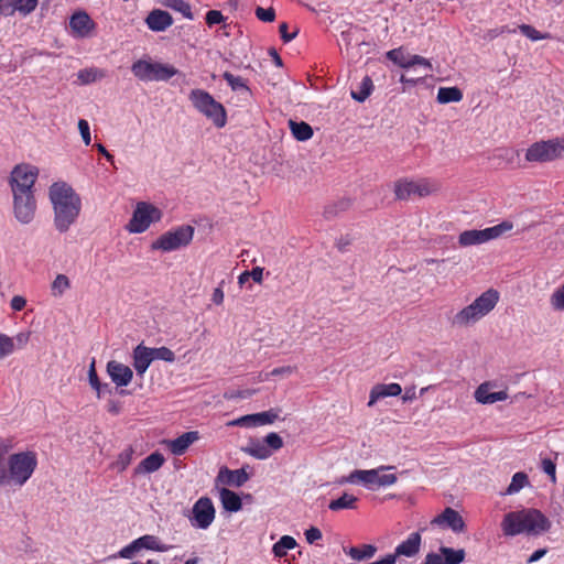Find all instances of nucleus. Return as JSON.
Instances as JSON below:
<instances>
[{"mask_svg": "<svg viewBox=\"0 0 564 564\" xmlns=\"http://www.w3.org/2000/svg\"><path fill=\"white\" fill-rule=\"evenodd\" d=\"M256 15L259 20H261L263 22H272L275 18V12L272 8L264 9V8L258 7L256 9Z\"/></svg>", "mask_w": 564, "mask_h": 564, "instance_id": "4d7b16f0", "label": "nucleus"}, {"mask_svg": "<svg viewBox=\"0 0 564 564\" xmlns=\"http://www.w3.org/2000/svg\"><path fill=\"white\" fill-rule=\"evenodd\" d=\"M436 99L440 104L458 102L463 99V93L457 87H441Z\"/></svg>", "mask_w": 564, "mask_h": 564, "instance_id": "e433bc0d", "label": "nucleus"}, {"mask_svg": "<svg viewBox=\"0 0 564 564\" xmlns=\"http://www.w3.org/2000/svg\"><path fill=\"white\" fill-rule=\"evenodd\" d=\"M28 301L22 295H14L10 301V308L12 312L18 313L25 308Z\"/></svg>", "mask_w": 564, "mask_h": 564, "instance_id": "bf43d9fd", "label": "nucleus"}, {"mask_svg": "<svg viewBox=\"0 0 564 564\" xmlns=\"http://www.w3.org/2000/svg\"><path fill=\"white\" fill-rule=\"evenodd\" d=\"M106 371L111 381L117 387H127L131 383L133 379L132 369L117 360H110L107 362Z\"/></svg>", "mask_w": 564, "mask_h": 564, "instance_id": "aec40b11", "label": "nucleus"}, {"mask_svg": "<svg viewBox=\"0 0 564 564\" xmlns=\"http://www.w3.org/2000/svg\"><path fill=\"white\" fill-rule=\"evenodd\" d=\"M424 564H445L442 554L429 553Z\"/></svg>", "mask_w": 564, "mask_h": 564, "instance_id": "338daca9", "label": "nucleus"}, {"mask_svg": "<svg viewBox=\"0 0 564 564\" xmlns=\"http://www.w3.org/2000/svg\"><path fill=\"white\" fill-rule=\"evenodd\" d=\"M387 57L400 67L411 70L414 67H420L427 72L432 70L431 62L420 55L410 54L402 48H394L387 53Z\"/></svg>", "mask_w": 564, "mask_h": 564, "instance_id": "dca6fc26", "label": "nucleus"}, {"mask_svg": "<svg viewBox=\"0 0 564 564\" xmlns=\"http://www.w3.org/2000/svg\"><path fill=\"white\" fill-rule=\"evenodd\" d=\"M263 442L268 446V448L271 449V452L279 451L283 446L282 437L278 433H274V432L269 433L264 437Z\"/></svg>", "mask_w": 564, "mask_h": 564, "instance_id": "603ef678", "label": "nucleus"}, {"mask_svg": "<svg viewBox=\"0 0 564 564\" xmlns=\"http://www.w3.org/2000/svg\"><path fill=\"white\" fill-rule=\"evenodd\" d=\"M529 485V478L525 473L518 471L512 476L511 482L506 489V495L518 494L521 489Z\"/></svg>", "mask_w": 564, "mask_h": 564, "instance_id": "37998d69", "label": "nucleus"}, {"mask_svg": "<svg viewBox=\"0 0 564 564\" xmlns=\"http://www.w3.org/2000/svg\"><path fill=\"white\" fill-rule=\"evenodd\" d=\"M513 229L511 221L505 220L496 226L485 229L465 230L458 236V243L460 247H471L486 243L490 240L498 239L503 234Z\"/></svg>", "mask_w": 564, "mask_h": 564, "instance_id": "1a4fd4ad", "label": "nucleus"}, {"mask_svg": "<svg viewBox=\"0 0 564 564\" xmlns=\"http://www.w3.org/2000/svg\"><path fill=\"white\" fill-rule=\"evenodd\" d=\"M172 549V545L164 544L161 540L151 534L142 535L133 540L130 544L120 550L119 556L123 558H132L141 550H150L155 552H167Z\"/></svg>", "mask_w": 564, "mask_h": 564, "instance_id": "4468645a", "label": "nucleus"}, {"mask_svg": "<svg viewBox=\"0 0 564 564\" xmlns=\"http://www.w3.org/2000/svg\"><path fill=\"white\" fill-rule=\"evenodd\" d=\"M395 562H397L395 555H392V553H390V554H387L386 556H383L382 558L375 561L372 563L373 564H395Z\"/></svg>", "mask_w": 564, "mask_h": 564, "instance_id": "774afa93", "label": "nucleus"}, {"mask_svg": "<svg viewBox=\"0 0 564 564\" xmlns=\"http://www.w3.org/2000/svg\"><path fill=\"white\" fill-rule=\"evenodd\" d=\"M150 354L154 360H163L166 362L175 361V354L167 347H150Z\"/></svg>", "mask_w": 564, "mask_h": 564, "instance_id": "de8ad7c7", "label": "nucleus"}, {"mask_svg": "<svg viewBox=\"0 0 564 564\" xmlns=\"http://www.w3.org/2000/svg\"><path fill=\"white\" fill-rule=\"evenodd\" d=\"M13 215L17 221L28 225L33 221L36 213V199L34 194H12Z\"/></svg>", "mask_w": 564, "mask_h": 564, "instance_id": "2eb2a0df", "label": "nucleus"}, {"mask_svg": "<svg viewBox=\"0 0 564 564\" xmlns=\"http://www.w3.org/2000/svg\"><path fill=\"white\" fill-rule=\"evenodd\" d=\"M162 215V210L154 205L140 202L133 210L127 229L131 234L144 232L152 224L160 221Z\"/></svg>", "mask_w": 564, "mask_h": 564, "instance_id": "9b49d317", "label": "nucleus"}, {"mask_svg": "<svg viewBox=\"0 0 564 564\" xmlns=\"http://www.w3.org/2000/svg\"><path fill=\"white\" fill-rule=\"evenodd\" d=\"M36 6L37 0H17L15 11H19L22 14H29L36 8Z\"/></svg>", "mask_w": 564, "mask_h": 564, "instance_id": "864d4df0", "label": "nucleus"}, {"mask_svg": "<svg viewBox=\"0 0 564 564\" xmlns=\"http://www.w3.org/2000/svg\"><path fill=\"white\" fill-rule=\"evenodd\" d=\"M410 72L419 73V74H421V76L417 78H414V77H408L406 75H402L400 78L401 83L409 84V85H415L419 80L425 78L430 73V72H427L425 75V70L417 66L412 68Z\"/></svg>", "mask_w": 564, "mask_h": 564, "instance_id": "13d9d810", "label": "nucleus"}, {"mask_svg": "<svg viewBox=\"0 0 564 564\" xmlns=\"http://www.w3.org/2000/svg\"><path fill=\"white\" fill-rule=\"evenodd\" d=\"M220 501L225 510L230 512H237L242 508L241 499L240 497L226 488H223L219 491Z\"/></svg>", "mask_w": 564, "mask_h": 564, "instance_id": "2f4dec72", "label": "nucleus"}, {"mask_svg": "<svg viewBox=\"0 0 564 564\" xmlns=\"http://www.w3.org/2000/svg\"><path fill=\"white\" fill-rule=\"evenodd\" d=\"M289 127H290V130L292 132V135L297 140V141H307L310 140L312 137H313V129L312 127L304 122V121H295V120H290L289 121Z\"/></svg>", "mask_w": 564, "mask_h": 564, "instance_id": "72a5a7b5", "label": "nucleus"}, {"mask_svg": "<svg viewBox=\"0 0 564 564\" xmlns=\"http://www.w3.org/2000/svg\"><path fill=\"white\" fill-rule=\"evenodd\" d=\"M550 528L551 521L540 510L533 508L510 511L501 521V530L506 536L541 535Z\"/></svg>", "mask_w": 564, "mask_h": 564, "instance_id": "f03ea898", "label": "nucleus"}, {"mask_svg": "<svg viewBox=\"0 0 564 564\" xmlns=\"http://www.w3.org/2000/svg\"><path fill=\"white\" fill-rule=\"evenodd\" d=\"M542 469L547 476H550L552 482L556 481V466L551 458L542 459Z\"/></svg>", "mask_w": 564, "mask_h": 564, "instance_id": "5fc2aeb1", "label": "nucleus"}, {"mask_svg": "<svg viewBox=\"0 0 564 564\" xmlns=\"http://www.w3.org/2000/svg\"><path fill=\"white\" fill-rule=\"evenodd\" d=\"M393 469V466H380L373 469H356L349 475L341 477L338 480V484H361L369 490H376L381 487H390L398 480L395 474L388 473L389 470Z\"/></svg>", "mask_w": 564, "mask_h": 564, "instance_id": "39448f33", "label": "nucleus"}, {"mask_svg": "<svg viewBox=\"0 0 564 564\" xmlns=\"http://www.w3.org/2000/svg\"><path fill=\"white\" fill-rule=\"evenodd\" d=\"M549 304L553 312H564V281L552 291Z\"/></svg>", "mask_w": 564, "mask_h": 564, "instance_id": "ea45409f", "label": "nucleus"}, {"mask_svg": "<svg viewBox=\"0 0 564 564\" xmlns=\"http://www.w3.org/2000/svg\"><path fill=\"white\" fill-rule=\"evenodd\" d=\"M53 212V226L58 234H66L75 226L83 212V198L67 182L57 181L47 191Z\"/></svg>", "mask_w": 564, "mask_h": 564, "instance_id": "f257e3e1", "label": "nucleus"}, {"mask_svg": "<svg viewBox=\"0 0 564 564\" xmlns=\"http://www.w3.org/2000/svg\"><path fill=\"white\" fill-rule=\"evenodd\" d=\"M15 2L17 0H0L2 14L10 15L15 12Z\"/></svg>", "mask_w": 564, "mask_h": 564, "instance_id": "e2e57ef3", "label": "nucleus"}, {"mask_svg": "<svg viewBox=\"0 0 564 564\" xmlns=\"http://www.w3.org/2000/svg\"><path fill=\"white\" fill-rule=\"evenodd\" d=\"M107 76L105 69L98 67L83 68L77 73V80L80 85H89L104 79Z\"/></svg>", "mask_w": 564, "mask_h": 564, "instance_id": "c756f323", "label": "nucleus"}, {"mask_svg": "<svg viewBox=\"0 0 564 564\" xmlns=\"http://www.w3.org/2000/svg\"><path fill=\"white\" fill-rule=\"evenodd\" d=\"M421 544V532H412L411 534H409L406 540L402 541L400 544L397 545L392 555H395V560L400 556L413 557L420 552Z\"/></svg>", "mask_w": 564, "mask_h": 564, "instance_id": "4be33fe9", "label": "nucleus"}, {"mask_svg": "<svg viewBox=\"0 0 564 564\" xmlns=\"http://www.w3.org/2000/svg\"><path fill=\"white\" fill-rule=\"evenodd\" d=\"M78 130L80 132L82 139L86 145H89L91 142L90 138V129L89 124L85 119H80L78 121Z\"/></svg>", "mask_w": 564, "mask_h": 564, "instance_id": "052dcab7", "label": "nucleus"}, {"mask_svg": "<svg viewBox=\"0 0 564 564\" xmlns=\"http://www.w3.org/2000/svg\"><path fill=\"white\" fill-rule=\"evenodd\" d=\"M492 383H481L474 393L475 400L480 404H494L508 399L506 391L491 392Z\"/></svg>", "mask_w": 564, "mask_h": 564, "instance_id": "b1692460", "label": "nucleus"}, {"mask_svg": "<svg viewBox=\"0 0 564 564\" xmlns=\"http://www.w3.org/2000/svg\"><path fill=\"white\" fill-rule=\"evenodd\" d=\"M162 4L182 13L188 20L194 19L189 3L184 0H163Z\"/></svg>", "mask_w": 564, "mask_h": 564, "instance_id": "c03bdc74", "label": "nucleus"}, {"mask_svg": "<svg viewBox=\"0 0 564 564\" xmlns=\"http://www.w3.org/2000/svg\"><path fill=\"white\" fill-rule=\"evenodd\" d=\"M346 553L355 561H366L375 556L377 547L372 544H364L360 547L352 546Z\"/></svg>", "mask_w": 564, "mask_h": 564, "instance_id": "4c0bfd02", "label": "nucleus"}, {"mask_svg": "<svg viewBox=\"0 0 564 564\" xmlns=\"http://www.w3.org/2000/svg\"><path fill=\"white\" fill-rule=\"evenodd\" d=\"M293 370H294V368H292L290 366L274 368L270 373H268L267 377H269V376H289L293 372Z\"/></svg>", "mask_w": 564, "mask_h": 564, "instance_id": "69168bd1", "label": "nucleus"}, {"mask_svg": "<svg viewBox=\"0 0 564 564\" xmlns=\"http://www.w3.org/2000/svg\"><path fill=\"white\" fill-rule=\"evenodd\" d=\"M280 416V411L276 409H270L264 412L247 414L229 421L228 426H243V427H256L273 424Z\"/></svg>", "mask_w": 564, "mask_h": 564, "instance_id": "f3484780", "label": "nucleus"}, {"mask_svg": "<svg viewBox=\"0 0 564 564\" xmlns=\"http://www.w3.org/2000/svg\"><path fill=\"white\" fill-rule=\"evenodd\" d=\"M242 451L257 459H267L272 455L271 449L259 440H250Z\"/></svg>", "mask_w": 564, "mask_h": 564, "instance_id": "c85d7f7f", "label": "nucleus"}, {"mask_svg": "<svg viewBox=\"0 0 564 564\" xmlns=\"http://www.w3.org/2000/svg\"><path fill=\"white\" fill-rule=\"evenodd\" d=\"M223 77L234 91H237L245 97H248L250 95V89L247 86V83L242 77L235 76L234 74H231L229 72H225L223 74Z\"/></svg>", "mask_w": 564, "mask_h": 564, "instance_id": "c9c22d12", "label": "nucleus"}, {"mask_svg": "<svg viewBox=\"0 0 564 564\" xmlns=\"http://www.w3.org/2000/svg\"><path fill=\"white\" fill-rule=\"evenodd\" d=\"M402 392V388L399 383H379L372 387L369 395L368 406H373L375 403L387 397H397Z\"/></svg>", "mask_w": 564, "mask_h": 564, "instance_id": "a878e982", "label": "nucleus"}, {"mask_svg": "<svg viewBox=\"0 0 564 564\" xmlns=\"http://www.w3.org/2000/svg\"><path fill=\"white\" fill-rule=\"evenodd\" d=\"M145 22L150 30L162 32L172 25L173 19L169 12L156 9L149 13Z\"/></svg>", "mask_w": 564, "mask_h": 564, "instance_id": "bb28decb", "label": "nucleus"}, {"mask_svg": "<svg viewBox=\"0 0 564 564\" xmlns=\"http://www.w3.org/2000/svg\"><path fill=\"white\" fill-rule=\"evenodd\" d=\"M357 501H358L357 497L345 492L338 499L332 500L328 505V508L332 511H339V510H344V509H356Z\"/></svg>", "mask_w": 564, "mask_h": 564, "instance_id": "58836bf2", "label": "nucleus"}, {"mask_svg": "<svg viewBox=\"0 0 564 564\" xmlns=\"http://www.w3.org/2000/svg\"><path fill=\"white\" fill-rule=\"evenodd\" d=\"M70 288V281L65 274H57L51 284L54 297H61Z\"/></svg>", "mask_w": 564, "mask_h": 564, "instance_id": "a18cd8bd", "label": "nucleus"}, {"mask_svg": "<svg viewBox=\"0 0 564 564\" xmlns=\"http://www.w3.org/2000/svg\"><path fill=\"white\" fill-rule=\"evenodd\" d=\"M193 107L217 128L225 127L227 122V113L224 106L218 102L209 93L204 89H193L188 95Z\"/></svg>", "mask_w": 564, "mask_h": 564, "instance_id": "423d86ee", "label": "nucleus"}, {"mask_svg": "<svg viewBox=\"0 0 564 564\" xmlns=\"http://www.w3.org/2000/svg\"><path fill=\"white\" fill-rule=\"evenodd\" d=\"M37 466V456L32 451L12 454L8 458V469L0 468V486H23Z\"/></svg>", "mask_w": 564, "mask_h": 564, "instance_id": "20e7f679", "label": "nucleus"}, {"mask_svg": "<svg viewBox=\"0 0 564 564\" xmlns=\"http://www.w3.org/2000/svg\"><path fill=\"white\" fill-rule=\"evenodd\" d=\"M440 553L445 564H460L465 560V551L463 549L454 550L452 547L442 546Z\"/></svg>", "mask_w": 564, "mask_h": 564, "instance_id": "a19ab883", "label": "nucleus"}, {"mask_svg": "<svg viewBox=\"0 0 564 564\" xmlns=\"http://www.w3.org/2000/svg\"><path fill=\"white\" fill-rule=\"evenodd\" d=\"M153 362L150 347L139 344L132 350V366L138 376L143 377L150 365Z\"/></svg>", "mask_w": 564, "mask_h": 564, "instance_id": "5701e85b", "label": "nucleus"}, {"mask_svg": "<svg viewBox=\"0 0 564 564\" xmlns=\"http://www.w3.org/2000/svg\"><path fill=\"white\" fill-rule=\"evenodd\" d=\"M215 519V508L209 498H199L193 507L192 524L207 529Z\"/></svg>", "mask_w": 564, "mask_h": 564, "instance_id": "6ab92c4d", "label": "nucleus"}, {"mask_svg": "<svg viewBox=\"0 0 564 564\" xmlns=\"http://www.w3.org/2000/svg\"><path fill=\"white\" fill-rule=\"evenodd\" d=\"M499 301V291L490 288L479 294L471 303L457 311L452 318V324L459 328L475 326L496 308Z\"/></svg>", "mask_w": 564, "mask_h": 564, "instance_id": "7ed1b4c3", "label": "nucleus"}, {"mask_svg": "<svg viewBox=\"0 0 564 564\" xmlns=\"http://www.w3.org/2000/svg\"><path fill=\"white\" fill-rule=\"evenodd\" d=\"M165 458L164 456L159 453L154 452L148 457H145L135 468L137 474H150L159 470L162 465L164 464Z\"/></svg>", "mask_w": 564, "mask_h": 564, "instance_id": "cd10ccee", "label": "nucleus"}, {"mask_svg": "<svg viewBox=\"0 0 564 564\" xmlns=\"http://www.w3.org/2000/svg\"><path fill=\"white\" fill-rule=\"evenodd\" d=\"M69 28L74 36L84 39L93 34L95 22L86 12L79 11L70 17Z\"/></svg>", "mask_w": 564, "mask_h": 564, "instance_id": "412c9836", "label": "nucleus"}, {"mask_svg": "<svg viewBox=\"0 0 564 564\" xmlns=\"http://www.w3.org/2000/svg\"><path fill=\"white\" fill-rule=\"evenodd\" d=\"M13 354V339L0 332V361Z\"/></svg>", "mask_w": 564, "mask_h": 564, "instance_id": "09e8293b", "label": "nucleus"}, {"mask_svg": "<svg viewBox=\"0 0 564 564\" xmlns=\"http://www.w3.org/2000/svg\"><path fill=\"white\" fill-rule=\"evenodd\" d=\"M220 478L227 485L240 487L248 480V474L243 469H226L220 473Z\"/></svg>", "mask_w": 564, "mask_h": 564, "instance_id": "f704fd0d", "label": "nucleus"}, {"mask_svg": "<svg viewBox=\"0 0 564 564\" xmlns=\"http://www.w3.org/2000/svg\"><path fill=\"white\" fill-rule=\"evenodd\" d=\"M194 237V228L189 225L178 226L155 239L151 248L162 252H172L191 243Z\"/></svg>", "mask_w": 564, "mask_h": 564, "instance_id": "6e6552de", "label": "nucleus"}, {"mask_svg": "<svg viewBox=\"0 0 564 564\" xmlns=\"http://www.w3.org/2000/svg\"><path fill=\"white\" fill-rule=\"evenodd\" d=\"M199 438V434L196 431L183 433L175 440L165 441L166 446L172 454L180 456L183 455L187 448Z\"/></svg>", "mask_w": 564, "mask_h": 564, "instance_id": "393cba45", "label": "nucleus"}, {"mask_svg": "<svg viewBox=\"0 0 564 564\" xmlns=\"http://www.w3.org/2000/svg\"><path fill=\"white\" fill-rule=\"evenodd\" d=\"M88 382L90 387L95 390L97 398L100 399L104 394L110 391V387L108 383H102L99 380V377L96 371V360L93 359L88 367Z\"/></svg>", "mask_w": 564, "mask_h": 564, "instance_id": "7c9ffc66", "label": "nucleus"}, {"mask_svg": "<svg viewBox=\"0 0 564 564\" xmlns=\"http://www.w3.org/2000/svg\"><path fill=\"white\" fill-rule=\"evenodd\" d=\"M39 176V169L31 164L17 165L10 175L12 194H34L33 187Z\"/></svg>", "mask_w": 564, "mask_h": 564, "instance_id": "f8f14e48", "label": "nucleus"}, {"mask_svg": "<svg viewBox=\"0 0 564 564\" xmlns=\"http://www.w3.org/2000/svg\"><path fill=\"white\" fill-rule=\"evenodd\" d=\"M224 19L223 13L218 10H210L206 14V22L208 25L219 24Z\"/></svg>", "mask_w": 564, "mask_h": 564, "instance_id": "680f3d73", "label": "nucleus"}, {"mask_svg": "<svg viewBox=\"0 0 564 564\" xmlns=\"http://www.w3.org/2000/svg\"><path fill=\"white\" fill-rule=\"evenodd\" d=\"M437 189V184L427 178H402L394 185V194L399 199H409L412 196L425 197L435 193Z\"/></svg>", "mask_w": 564, "mask_h": 564, "instance_id": "ddd939ff", "label": "nucleus"}, {"mask_svg": "<svg viewBox=\"0 0 564 564\" xmlns=\"http://www.w3.org/2000/svg\"><path fill=\"white\" fill-rule=\"evenodd\" d=\"M431 525L442 529H449L454 533H463L466 530V523L463 517L455 509L447 507L442 513L431 520Z\"/></svg>", "mask_w": 564, "mask_h": 564, "instance_id": "a211bd4d", "label": "nucleus"}, {"mask_svg": "<svg viewBox=\"0 0 564 564\" xmlns=\"http://www.w3.org/2000/svg\"><path fill=\"white\" fill-rule=\"evenodd\" d=\"M304 535L308 544H315L323 538L322 531L316 527H311L305 530Z\"/></svg>", "mask_w": 564, "mask_h": 564, "instance_id": "6e6d98bb", "label": "nucleus"}, {"mask_svg": "<svg viewBox=\"0 0 564 564\" xmlns=\"http://www.w3.org/2000/svg\"><path fill=\"white\" fill-rule=\"evenodd\" d=\"M133 454L134 451L132 447L124 448L121 453H119L115 462L111 464V468L119 473L126 470L133 459Z\"/></svg>", "mask_w": 564, "mask_h": 564, "instance_id": "79ce46f5", "label": "nucleus"}, {"mask_svg": "<svg viewBox=\"0 0 564 564\" xmlns=\"http://www.w3.org/2000/svg\"><path fill=\"white\" fill-rule=\"evenodd\" d=\"M297 546L296 540L291 535H283L272 546V553L275 558L286 556L288 552Z\"/></svg>", "mask_w": 564, "mask_h": 564, "instance_id": "473e14b6", "label": "nucleus"}, {"mask_svg": "<svg viewBox=\"0 0 564 564\" xmlns=\"http://www.w3.org/2000/svg\"><path fill=\"white\" fill-rule=\"evenodd\" d=\"M132 74L142 82H165L177 74V69L170 65L151 59H138L131 66Z\"/></svg>", "mask_w": 564, "mask_h": 564, "instance_id": "0eeeda50", "label": "nucleus"}, {"mask_svg": "<svg viewBox=\"0 0 564 564\" xmlns=\"http://www.w3.org/2000/svg\"><path fill=\"white\" fill-rule=\"evenodd\" d=\"M13 339V352L17 349H24L31 339L30 330H21L15 336L11 337Z\"/></svg>", "mask_w": 564, "mask_h": 564, "instance_id": "8fccbe9b", "label": "nucleus"}, {"mask_svg": "<svg viewBox=\"0 0 564 564\" xmlns=\"http://www.w3.org/2000/svg\"><path fill=\"white\" fill-rule=\"evenodd\" d=\"M519 30L521 31V33L523 35H525L527 37H529L532 41H539V40H544V39L549 37V34H542L529 24L519 25Z\"/></svg>", "mask_w": 564, "mask_h": 564, "instance_id": "3c124183", "label": "nucleus"}, {"mask_svg": "<svg viewBox=\"0 0 564 564\" xmlns=\"http://www.w3.org/2000/svg\"><path fill=\"white\" fill-rule=\"evenodd\" d=\"M564 154V138L539 141L530 145L525 152V160L533 163L551 162Z\"/></svg>", "mask_w": 564, "mask_h": 564, "instance_id": "9d476101", "label": "nucleus"}, {"mask_svg": "<svg viewBox=\"0 0 564 564\" xmlns=\"http://www.w3.org/2000/svg\"><path fill=\"white\" fill-rule=\"evenodd\" d=\"M249 278H251L257 283H261L263 280V268H253L251 271H249Z\"/></svg>", "mask_w": 564, "mask_h": 564, "instance_id": "0e129e2a", "label": "nucleus"}, {"mask_svg": "<svg viewBox=\"0 0 564 564\" xmlns=\"http://www.w3.org/2000/svg\"><path fill=\"white\" fill-rule=\"evenodd\" d=\"M372 88H373V84H372V80L370 79V77H365L359 85V90L351 91V97L355 100L362 102L370 96Z\"/></svg>", "mask_w": 564, "mask_h": 564, "instance_id": "49530a36", "label": "nucleus"}]
</instances>
